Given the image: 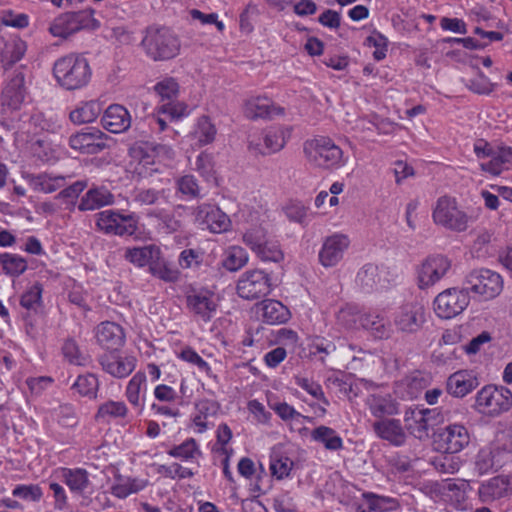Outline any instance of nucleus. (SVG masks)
Segmentation results:
<instances>
[{"mask_svg":"<svg viewBox=\"0 0 512 512\" xmlns=\"http://www.w3.org/2000/svg\"><path fill=\"white\" fill-rule=\"evenodd\" d=\"M53 76L64 90H79L89 84L92 68L83 54L69 53L54 62Z\"/></svg>","mask_w":512,"mask_h":512,"instance_id":"obj_1","label":"nucleus"},{"mask_svg":"<svg viewBox=\"0 0 512 512\" xmlns=\"http://www.w3.org/2000/svg\"><path fill=\"white\" fill-rule=\"evenodd\" d=\"M141 46L153 61H167L179 55L181 40L170 28L150 26L145 30Z\"/></svg>","mask_w":512,"mask_h":512,"instance_id":"obj_2","label":"nucleus"},{"mask_svg":"<svg viewBox=\"0 0 512 512\" xmlns=\"http://www.w3.org/2000/svg\"><path fill=\"white\" fill-rule=\"evenodd\" d=\"M303 152L307 162L320 169H334L345 165L343 150L335 142L324 136L305 141Z\"/></svg>","mask_w":512,"mask_h":512,"instance_id":"obj_3","label":"nucleus"},{"mask_svg":"<svg viewBox=\"0 0 512 512\" xmlns=\"http://www.w3.org/2000/svg\"><path fill=\"white\" fill-rule=\"evenodd\" d=\"M432 219L436 225L453 232L466 231L474 221L473 216L459 206L456 198L447 195L436 200Z\"/></svg>","mask_w":512,"mask_h":512,"instance_id":"obj_4","label":"nucleus"},{"mask_svg":"<svg viewBox=\"0 0 512 512\" xmlns=\"http://www.w3.org/2000/svg\"><path fill=\"white\" fill-rule=\"evenodd\" d=\"M187 310L197 319L209 322L218 307L217 298L211 290L189 284L184 288Z\"/></svg>","mask_w":512,"mask_h":512,"instance_id":"obj_5","label":"nucleus"},{"mask_svg":"<svg viewBox=\"0 0 512 512\" xmlns=\"http://www.w3.org/2000/svg\"><path fill=\"white\" fill-rule=\"evenodd\" d=\"M475 405L480 413L499 415L512 407V392L503 386H484L476 395Z\"/></svg>","mask_w":512,"mask_h":512,"instance_id":"obj_6","label":"nucleus"},{"mask_svg":"<svg viewBox=\"0 0 512 512\" xmlns=\"http://www.w3.org/2000/svg\"><path fill=\"white\" fill-rule=\"evenodd\" d=\"M442 421L438 408L409 407L404 413L405 428L419 440L429 438V431Z\"/></svg>","mask_w":512,"mask_h":512,"instance_id":"obj_7","label":"nucleus"},{"mask_svg":"<svg viewBox=\"0 0 512 512\" xmlns=\"http://www.w3.org/2000/svg\"><path fill=\"white\" fill-rule=\"evenodd\" d=\"M243 242L263 262L280 263L284 260V252L277 240L268 239L262 228H251L243 234Z\"/></svg>","mask_w":512,"mask_h":512,"instance_id":"obj_8","label":"nucleus"},{"mask_svg":"<svg viewBox=\"0 0 512 512\" xmlns=\"http://www.w3.org/2000/svg\"><path fill=\"white\" fill-rule=\"evenodd\" d=\"M179 89L178 82L172 77L164 78L154 87L160 97L159 113L167 114L171 120L180 119L189 113L188 106L184 102L177 101Z\"/></svg>","mask_w":512,"mask_h":512,"instance_id":"obj_9","label":"nucleus"},{"mask_svg":"<svg viewBox=\"0 0 512 512\" xmlns=\"http://www.w3.org/2000/svg\"><path fill=\"white\" fill-rule=\"evenodd\" d=\"M97 21L93 18L92 10L67 12L56 17L49 31L55 37L67 38L70 35L88 28H96Z\"/></svg>","mask_w":512,"mask_h":512,"instance_id":"obj_10","label":"nucleus"},{"mask_svg":"<svg viewBox=\"0 0 512 512\" xmlns=\"http://www.w3.org/2000/svg\"><path fill=\"white\" fill-rule=\"evenodd\" d=\"M237 294L247 300L265 297L272 291L270 276L261 269L247 270L239 277Z\"/></svg>","mask_w":512,"mask_h":512,"instance_id":"obj_11","label":"nucleus"},{"mask_svg":"<svg viewBox=\"0 0 512 512\" xmlns=\"http://www.w3.org/2000/svg\"><path fill=\"white\" fill-rule=\"evenodd\" d=\"M134 214H121L115 210H104L96 215L97 228L108 235L131 236L137 230Z\"/></svg>","mask_w":512,"mask_h":512,"instance_id":"obj_12","label":"nucleus"},{"mask_svg":"<svg viewBox=\"0 0 512 512\" xmlns=\"http://www.w3.org/2000/svg\"><path fill=\"white\" fill-rule=\"evenodd\" d=\"M468 289L449 288L439 293L434 300V311L442 319H451L461 314L469 305Z\"/></svg>","mask_w":512,"mask_h":512,"instance_id":"obj_13","label":"nucleus"},{"mask_svg":"<svg viewBox=\"0 0 512 512\" xmlns=\"http://www.w3.org/2000/svg\"><path fill=\"white\" fill-rule=\"evenodd\" d=\"M470 285L468 290L478 295L482 300H490L498 296L503 289L502 277L489 269L472 271L467 278Z\"/></svg>","mask_w":512,"mask_h":512,"instance_id":"obj_14","label":"nucleus"},{"mask_svg":"<svg viewBox=\"0 0 512 512\" xmlns=\"http://www.w3.org/2000/svg\"><path fill=\"white\" fill-rule=\"evenodd\" d=\"M291 128L285 126L270 127L262 138L249 140V149L255 154L268 155L282 150L291 137Z\"/></svg>","mask_w":512,"mask_h":512,"instance_id":"obj_15","label":"nucleus"},{"mask_svg":"<svg viewBox=\"0 0 512 512\" xmlns=\"http://www.w3.org/2000/svg\"><path fill=\"white\" fill-rule=\"evenodd\" d=\"M109 137L97 128H87L73 134L69 138V145L73 150L83 154H97L108 147Z\"/></svg>","mask_w":512,"mask_h":512,"instance_id":"obj_16","label":"nucleus"},{"mask_svg":"<svg viewBox=\"0 0 512 512\" xmlns=\"http://www.w3.org/2000/svg\"><path fill=\"white\" fill-rule=\"evenodd\" d=\"M451 268L450 260L443 255L428 257L418 269V285L424 289L440 281Z\"/></svg>","mask_w":512,"mask_h":512,"instance_id":"obj_17","label":"nucleus"},{"mask_svg":"<svg viewBox=\"0 0 512 512\" xmlns=\"http://www.w3.org/2000/svg\"><path fill=\"white\" fill-rule=\"evenodd\" d=\"M349 246L350 239L345 234L334 233L326 237L318 254L320 264L326 268L336 266Z\"/></svg>","mask_w":512,"mask_h":512,"instance_id":"obj_18","label":"nucleus"},{"mask_svg":"<svg viewBox=\"0 0 512 512\" xmlns=\"http://www.w3.org/2000/svg\"><path fill=\"white\" fill-rule=\"evenodd\" d=\"M424 322L425 309L418 302H409L400 306L394 315V324L401 332H416Z\"/></svg>","mask_w":512,"mask_h":512,"instance_id":"obj_19","label":"nucleus"},{"mask_svg":"<svg viewBox=\"0 0 512 512\" xmlns=\"http://www.w3.org/2000/svg\"><path fill=\"white\" fill-rule=\"evenodd\" d=\"M195 221L205 226L213 233H222L231 226V220L227 214L217 206L203 203L194 209Z\"/></svg>","mask_w":512,"mask_h":512,"instance_id":"obj_20","label":"nucleus"},{"mask_svg":"<svg viewBox=\"0 0 512 512\" xmlns=\"http://www.w3.org/2000/svg\"><path fill=\"white\" fill-rule=\"evenodd\" d=\"M24 84V74L15 71L2 92L1 106L4 113L14 112L21 108L26 96Z\"/></svg>","mask_w":512,"mask_h":512,"instance_id":"obj_21","label":"nucleus"},{"mask_svg":"<svg viewBox=\"0 0 512 512\" xmlns=\"http://www.w3.org/2000/svg\"><path fill=\"white\" fill-rule=\"evenodd\" d=\"M512 495V477L498 475L482 482L478 488V497L482 503H492Z\"/></svg>","mask_w":512,"mask_h":512,"instance_id":"obj_22","label":"nucleus"},{"mask_svg":"<svg viewBox=\"0 0 512 512\" xmlns=\"http://www.w3.org/2000/svg\"><path fill=\"white\" fill-rule=\"evenodd\" d=\"M102 369L115 378H124L130 375L136 366V358L116 353L114 350L106 352L99 358Z\"/></svg>","mask_w":512,"mask_h":512,"instance_id":"obj_23","label":"nucleus"},{"mask_svg":"<svg viewBox=\"0 0 512 512\" xmlns=\"http://www.w3.org/2000/svg\"><path fill=\"white\" fill-rule=\"evenodd\" d=\"M372 429L379 439L387 441L395 447L403 446L406 443L407 434L399 419L389 417L376 420L372 423Z\"/></svg>","mask_w":512,"mask_h":512,"instance_id":"obj_24","label":"nucleus"},{"mask_svg":"<svg viewBox=\"0 0 512 512\" xmlns=\"http://www.w3.org/2000/svg\"><path fill=\"white\" fill-rule=\"evenodd\" d=\"M439 438L447 454L459 453L470 443L468 429L458 423L447 425L439 434Z\"/></svg>","mask_w":512,"mask_h":512,"instance_id":"obj_25","label":"nucleus"},{"mask_svg":"<svg viewBox=\"0 0 512 512\" xmlns=\"http://www.w3.org/2000/svg\"><path fill=\"white\" fill-rule=\"evenodd\" d=\"M508 453L500 446H487L479 450L475 459V469L480 475L498 470L508 462Z\"/></svg>","mask_w":512,"mask_h":512,"instance_id":"obj_26","label":"nucleus"},{"mask_svg":"<svg viewBox=\"0 0 512 512\" xmlns=\"http://www.w3.org/2000/svg\"><path fill=\"white\" fill-rule=\"evenodd\" d=\"M244 115L251 120L272 119L277 115H283L284 109L276 105L267 97L256 96L245 101Z\"/></svg>","mask_w":512,"mask_h":512,"instance_id":"obj_27","label":"nucleus"},{"mask_svg":"<svg viewBox=\"0 0 512 512\" xmlns=\"http://www.w3.org/2000/svg\"><path fill=\"white\" fill-rule=\"evenodd\" d=\"M429 382L428 375L415 371L395 383L394 393L401 399H414L423 392Z\"/></svg>","mask_w":512,"mask_h":512,"instance_id":"obj_28","label":"nucleus"},{"mask_svg":"<svg viewBox=\"0 0 512 512\" xmlns=\"http://www.w3.org/2000/svg\"><path fill=\"white\" fill-rule=\"evenodd\" d=\"M478 385L479 382L474 371L459 370L448 377L446 390L450 395L462 398L476 389Z\"/></svg>","mask_w":512,"mask_h":512,"instance_id":"obj_29","label":"nucleus"},{"mask_svg":"<svg viewBox=\"0 0 512 512\" xmlns=\"http://www.w3.org/2000/svg\"><path fill=\"white\" fill-rule=\"evenodd\" d=\"M96 339L100 346L107 350H118L125 343L123 328L110 321L100 323L96 328Z\"/></svg>","mask_w":512,"mask_h":512,"instance_id":"obj_30","label":"nucleus"},{"mask_svg":"<svg viewBox=\"0 0 512 512\" xmlns=\"http://www.w3.org/2000/svg\"><path fill=\"white\" fill-rule=\"evenodd\" d=\"M101 124L111 133H122L130 127L131 116L124 106L112 104L104 111Z\"/></svg>","mask_w":512,"mask_h":512,"instance_id":"obj_31","label":"nucleus"},{"mask_svg":"<svg viewBox=\"0 0 512 512\" xmlns=\"http://www.w3.org/2000/svg\"><path fill=\"white\" fill-rule=\"evenodd\" d=\"M387 271L374 264L363 266L357 273L356 281L366 292L386 288L388 284Z\"/></svg>","mask_w":512,"mask_h":512,"instance_id":"obj_32","label":"nucleus"},{"mask_svg":"<svg viewBox=\"0 0 512 512\" xmlns=\"http://www.w3.org/2000/svg\"><path fill=\"white\" fill-rule=\"evenodd\" d=\"M365 404L377 420L399 413V403L390 394H371L366 398Z\"/></svg>","mask_w":512,"mask_h":512,"instance_id":"obj_33","label":"nucleus"},{"mask_svg":"<svg viewBox=\"0 0 512 512\" xmlns=\"http://www.w3.org/2000/svg\"><path fill=\"white\" fill-rule=\"evenodd\" d=\"M220 410V404L212 399H199L195 402V413L193 416V424L198 433L205 432L210 425V419L215 418Z\"/></svg>","mask_w":512,"mask_h":512,"instance_id":"obj_34","label":"nucleus"},{"mask_svg":"<svg viewBox=\"0 0 512 512\" xmlns=\"http://www.w3.org/2000/svg\"><path fill=\"white\" fill-rule=\"evenodd\" d=\"M114 202L113 194L103 186L90 188L81 198L78 204L80 211H93Z\"/></svg>","mask_w":512,"mask_h":512,"instance_id":"obj_35","label":"nucleus"},{"mask_svg":"<svg viewBox=\"0 0 512 512\" xmlns=\"http://www.w3.org/2000/svg\"><path fill=\"white\" fill-rule=\"evenodd\" d=\"M512 165V147L496 146L490 160L480 164V168L484 172H488L493 176L500 175L503 171L508 170Z\"/></svg>","mask_w":512,"mask_h":512,"instance_id":"obj_36","label":"nucleus"},{"mask_svg":"<svg viewBox=\"0 0 512 512\" xmlns=\"http://www.w3.org/2000/svg\"><path fill=\"white\" fill-rule=\"evenodd\" d=\"M147 390V377L142 371L136 372L129 380L125 396L128 402L140 411L144 408V397Z\"/></svg>","mask_w":512,"mask_h":512,"instance_id":"obj_37","label":"nucleus"},{"mask_svg":"<svg viewBox=\"0 0 512 512\" xmlns=\"http://www.w3.org/2000/svg\"><path fill=\"white\" fill-rule=\"evenodd\" d=\"M59 475L72 493L82 494L90 484L89 474L82 468H62Z\"/></svg>","mask_w":512,"mask_h":512,"instance_id":"obj_38","label":"nucleus"},{"mask_svg":"<svg viewBox=\"0 0 512 512\" xmlns=\"http://www.w3.org/2000/svg\"><path fill=\"white\" fill-rule=\"evenodd\" d=\"M360 326L379 339L388 338L391 333L390 324L377 312H364L360 317Z\"/></svg>","mask_w":512,"mask_h":512,"instance_id":"obj_39","label":"nucleus"},{"mask_svg":"<svg viewBox=\"0 0 512 512\" xmlns=\"http://www.w3.org/2000/svg\"><path fill=\"white\" fill-rule=\"evenodd\" d=\"M102 111L99 102L91 100L80 102L71 112L70 120L77 125L91 123L97 119Z\"/></svg>","mask_w":512,"mask_h":512,"instance_id":"obj_40","label":"nucleus"},{"mask_svg":"<svg viewBox=\"0 0 512 512\" xmlns=\"http://www.w3.org/2000/svg\"><path fill=\"white\" fill-rule=\"evenodd\" d=\"M261 310L263 321L271 325L283 324L290 319L288 308L277 300L264 301Z\"/></svg>","mask_w":512,"mask_h":512,"instance_id":"obj_41","label":"nucleus"},{"mask_svg":"<svg viewBox=\"0 0 512 512\" xmlns=\"http://www.w3.org/2000/svg\"><path fill=\"white\" fill-rule=\"evenodd\" d=\"M311 439L321 443L327 450L338 451L343 448V440L337 432L328 426H318L311 431Z\"/></svg>","mask_w":512,"mask_h":512,"instance_id":"obj_42","label":"nucleus"},{"mask_svg":"<svg viewBox=\"0 0 512 512\" xmlns=\"http://www.w3.org/2000/svg\"><path fill=\"white\" fill-rule=\"evenodd\" d=\"M167 454L187 462L197 461L202 457V451L194 438H188L181 444L173 446Z\"/></svg>","mask_w":512,"mask_h":512,"instance_id":"obj_43","label":"nucleus"},{"mask_svg":"<svg viewBox=\"0 0 512 512\" xmlns=\"http://www.w3.org/2000/svg\"><path fill=\"white\" fill-rule=\"evenodd\" d=\"M51 417L63 428H74L79 422V416L72 404L64 403L51 410Z\"/></svg>","mask_w":512,"mask_h":512,"instance_id":"obj_44","label":"nucleus"},{"mask_svg":"<svg viewBox=\"0 0 512 512\" xmlns=\"http://www.w3.org/2000/svg\"><path fill=\"white\" fill-rule=\"evenodd\" d=\"M128 413V408L123 401H106L101 404L95 415L97 421H109L115 418H124Z\"/></svg>","mask_w":512,"mask_h":512,"instance_id":"obj_45","label":"nucleus"},{"mask_svg":"<svg viewBox=\"0 0 512 512\" xmlns=\"http://www.w3.org/2000/svg\"><path fill=\"white\" fill-rule=\"evenodd\" d=\"M30 183L34 190L52 193L65 185V178L63 176L39 174L31 176Z\"/></svg>","mask_w":512,"mask_h":512,"instance_id":"obj_46","label":"nucleus"},{"mask_svg":"<svg viewBox=\"0 0 512 512\" xmlns=\"http://www.w3.org/2000/svg\"><path fill=\"white\" fill-rule=\"evenodd\" d=\"M176 193L181 194L183 199H198L201 197V188L198 180L193 175H184L176 179Z\"/></svg>","mask_w":512,"mask_h":512,"instance_id":"obj_47","label":"nucleus"},{"mask_svg":"<svg viewBox=\"0 0 512 512\" xmlns=\"http://www.w3.org/2000/svg\"><path fill=\"white\" fill-rule=\"evenodd\" d=\"M159 249L154 245L135 247L126 251V259L131 263L143 267L151 264V260L158 255Z\"/></svg>","mask_w":512,"mask_h":512,"instance_id":"obj_48","label":"nucleus"},{"mask_svg":"<svg viewBox=\"0 0 512 512\" xmlns=\"http://www.w3.org/2000/svg\"><path fill=\"white\" fill-rule=\"evenodd\" d=\"M217 130L207 116H201L196 124L193 135L199 145H207L214 141Z\"/></svg>","mask_w":512,"mask_h":512,"instance_id":"obj_49","label":"nucleus"},{"mask_svg":"<svg viewBox=\"0 0 512 512\" xmlns=\"http://www.w3.org/2000/svg\"><path fill=\"white\" fill-rule=\"evenodd\" d=\"M43 287L36 282L29 286L20 298V305L27 311L38 312L42 306Z\"/></svg>","mask_w":512,"mask_h":512,"instance_id":"obj_50","label":"nucleus"},{"mask_svg":"<svg viewBox=\"0 0 512 512\" xmlns=\"http://www.w3.org/2000/svg\"><path fill=\"white\" fill-rule=\"evenodd\" d=\"M29 126L33 134H38L41 132L57 133L61 128V125L56 119L47 118L41 112H37L31 115Z\"/></svg>","mask_w":512,"mask_h":512,"instance_id":"obj_51","label":"nucleus"},{"mask_svg":"<svg viewBox=\"0 0 512 512\" xmlns=\"http://www.w3.org/2000/svg\"><path fill=\"white\" fill-rule=\"evenodd\" d=\"M249 260L248 253L240 246H232L226 251L223 266L229 271H238L244 267Z\"/></svg>","mask_w":512,"mask_h":512,"instance_id":"obj_52","label":"nucleus"},{"mask_svg":"<svg viewBox=\"0 0 512 512\" xmlns=\"http://www.w3.org/2000/svg\"><path fill=\"white\" fill-rule=\"evenodd\" d=\"M0 264L3 271L11 276H19L27 269L26 260L16 254H0Z\"/></svg>","mask_w":512,"mask_h":512,"instance_id":"obj_53","label":"nucleus"},{"mask_svg":"<svg viewBox=\"0 0 512 512\" xmlns=\"http://www.w3.org/2000/svg\"><path fill=\"white\" fill-rule=\"evenodd\" d=\"M149 270L154 277L168 283H175L181 277L180 271L165 261L151 263Z\"/></svg>","mask_w":512,"mask_h":512,"instance_id":"obj_54","label":"nucleus"},{"mask_svg":"<svg viewBox=\"0 0 512 512\" xmlns=\"http://www.w3.org/2000/svg\"><path fill=\"white\" fill-rule=\"evenodd\" d=\"M150 148L151 144L148 142H136L130 147L129 154L143 166L154 165L156 161Z\"/></svg>","mask_w":512,"mask_h":512,"instance_id":"obj_55","label":"nucleus"},{"mask_svg":"<svg viewBox=\"0 0 512 512\" xmlns=\"http://www.w3.org/2000/svg\"><path fill=\"white\" fill-rule=\"evenodd\" d=\"M99 382L94 374L80 375L73 388L82 396L95 397L98 391Z\"/></svg>","mask_w":512,"mask_h":512,"instance_id":"obj_56","label":"nucleus"},{"mask_svg":"<svg viewBox=\"0 0 512 512\" xmlns=\"http://www.w3.org/2000/svg\"><path fill=\"white\" fill-rule=\"evenodd\" d=\"M147 215L157 218L160 221L161 228L167 233L177 232L182 227L181 220L177 219L174 214L162 209H153Z\"/></svg>","mask_w":512,"mask_h":512,"instance_id":"obj_57","label":"nucleus"},{"mask_svg":"<svg viewBox=\"0 0 512 512\" xmlns=\"http://www.w3.org/2000/svg\"><path fill=\"white\" fill-rule=\"evenodd\" d=\"M195 170L206 180L215 178L214 156L208 152H201L195 161Z\"/></svg>","mask_w":512,"mask_h":512,"instance_id":"obj_58","label":"nucleus"},{"mask_svg":"<svg viewBox=\"0 0 512 512\" xmlns=\"http://www.w3.org/2000/svg\"><path fill=\"white\" fill-rule=\"evenodd\" d=\"M465 85L470 91L481 95L492 93L496 86L481 71L474 78L466 80Z\"/></svg>","mask_w":512,"mask_h":512,"instance_id":"obj_59","label":"nucleus"},{"mask_svg":"<svg viewBox=\"0 0 512 512\" xmlns=\"http://www.w3.org/2000/svg\"><path fill=\"white\" fill-rule=\"evenodd\" d=\"M364 312H360L357 307L347 305L343 307L337 314V320L346 328H360V317Z\"/></svg>","mask_w":512,"mask_h":512,"instance_id":"obj_60","label":"nucleus"},{"mask_svg":"<svg viewBox=\"0 0 512 512\" xmlns=\"http://www.w3.org/2000/svg\"><path fill=\"white\" fill-rule=\"evenodd\" d=\"M26 43L21 39H12L5 45L3 51V58L7 60L10 65L20 61L26 52Z\"/></svg>","mask_w":512,"mask_h":512,"instance_id":"obj_61","label":"nucleus"},{"mask_svg":"<svg viewBox=\"0 0 512 512\" xmlns=\"http://www.w3.org/2000/svg\"><path fill=\"white\" fill-rule=\"evenodd\" d=\"M293 465V461L286 456H271L270 470L272 475L278 480L288 477Z\"/></svg>","mask_w":512,"mask_h":512,"instance_id":"obj_62","label":"nucleus"},{"mask_svg":"<svg viewBox=\"0 0 512 512\" xmlns=\"http://www.w3.org/2000/svg\"><path fill=\"white\" fill-rule=\"evenodd\" d=\"M203 261V252L199 249H184L178 257V265L181 269L198 268Z\"/></svg>","mask_w":512,"mask_h":512,"instance_id":"obj_63","label":"nucleus"},{"mask_svg":"<svg viewBox=\"0 0 512 512\" xmlns=\"http://www.w3.org/2000/svg\"><path fill=\"white\" fill-rule=\"evenodd\" d=\"M368 508L374 512H386L396 506V500L390 497L378 496L373 493H364Z\"/></svg>","mask_w":512,"mask_h":512,"instance_id":"obj_64","label":"nucleus"}]
</instances>
